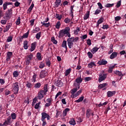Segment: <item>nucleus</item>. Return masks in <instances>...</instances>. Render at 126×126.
Wrapping results in <instances>:
<instances>
[{
	"label": "nucleus",
	"instance_id": "nucleus-1",
	"mask_svg": "<svg viewBox=\"0 0 126 126\" xmlns=\"http://www.w3.org/2000/svg\"><path fill=\"white\" fill-rule=\"evenodd\" d=\"M79 40V37H71L67 39V45L68 46L69 49H71L74 45L73 42H77Z\"/></svg>",
	"mask_w": 126,
	"mask_h": 126
},
{
	"label": "nucleus",
	"instance_id": "nucleus-2",
	"mask_svg": "<svg viewBox=\"0 0 126 126\" xmlns=\"http://www.w3.org/2000/svg\"><path fill=\"white\" fill-rule=\"evenodd\" d=\"M13 123V120H11V118L10 116H8L4 122H3V124H0V126H10Z\"/></svg>",
	"mask_w": 126,
	"mask_h": 126
},
{
	"label": "nucleus",
	"instance_id": "nucleus-3",
	"mask_svg": "<svg viewBox=\"0 0 126 126\" xmlns=\"http://www.w3.org/2000/svg\"><path fill=\"white\" fill-rule=\"evenodd\" d=\"M12 90L14 94H18L19 91V84L18 82H16L13 84Z\"/></svg>",
	"mask_w": 126,
	"mask_h": 126
},
{
	"label": "nucleus",
	"instance_id": "nucleus-4",
	"mask_svg": "<svg viewBox=\"0 0 126 126\" xmlns=\"http://www.w3.org/2000/svg\"><path fill=\"white\" fill-rule=\"evenodd\" d=\"M70 31V28L68 27H66L63 30H61L59 32V36L61 37H63L65 34L68 33V31Z\"/></svg>",
	"mask_w": 126,
	"mask_h": 126
},
{
	"label": "nucleus",
	"instance_id": "nucleus-5",
	"mask_svg": "<svg viewBox=\"0 0 126 126\" xmlns=\"http://www.w3.org/2000/svg\"><path fill=\"white\" fill-rule=\"evenodd\" d=\"M33 58V54L31 53L30 55H27L25 59L26 65H29L31 61H32Z\"/></svg>",
	"mask_w": 126,
	"mask_h": 126
},
{
	"label": "nucleus",
	"instance_id": "nucleus-6",
	"mask_svg": "<svg viewBox=\"0 0 126 126\" xmlns=\"http://www.w3.org/2000/svg\"><path fill=\"white\" fill-rule=\"evenodd\" d=\"M12 7L10 9H8L6 12H5V16L6 18V20H8L10 19L11 17V15H12L13 11H12Z\"/></svg>",
	"mask_w": 126,
	"mask_h": 126
},
{
	"label": "nucleus",
	"instance_id": "nucleus-7",
	"mask_svg": "<svg viewBox=\"0 0 126 126\" xmlns=\"http://www.w3.org/2000/svg\"><path fill=\"white\" fill-rule=\"evenodd\" d=\"M107 76V73H103L99 74L98 82L101 83V82L104 81Z\"/></svg>",
	"mask_w": 126,
	"mask_h": 126
},
{
	"label": "nucleus",
	"instance_id": "nucleus-8",
	"mask_svg": "<svg viewBox=\"0 0 126 126\" xmlns=\"http://www.w3.org/2000/svg\"><path fill=\"white\" fill-rule=\"evenodd\" d=\"M41 115H42V118L41 120L42 121H43L46 118H47V120H49L50 119V115L45 112H42L41 113Z\"/></svg>",
	"mask_w": 126,
	"mask_h": 126
},
{
	"label": "nucleus",
	"instance_id": "nucleus-9",
	"mask_svg": "<svg viewBox=\"0 0 126 126\" xmlns=\"http://www.w3.org/2000/svg\"><path fill=\"white\" fill-rule=\"evenodd\" d=\"M54 84L56 86L60 88L63 87V81H62V80H56Z\"/></svg>",
	"mask_w": 126,
	"mask_h": 126
},
{
	"label": "nucleus",
	"instance_id": "nucleus-10",
	"mask_svg": "<svg viewBox=\"0 0 126 126\" xmlns=\"http://www.w3.org/2000/svg\"><path fill=\"white\" fill-rule=\"evenodd\" d=\"M10 5H13V3L7 2V1H6L5 2H4L2 5L3 10H6L7 8V6Z\"/></svg>",
	"mask_w": 126,
	"mask_h": 126
},
{
	"label": "nucleus",
	"instance_id": "nucleus-11",
	"mask_svg": "<svg viewBox=\"0 0 126 126\" xmlns=\"http://www.w3.org/2000/svg\"><path fill=\"white\" fill-rule=\"evenodd\" d=\"M78 89L77 88H74L70 91V93L71 94V97H74V95H75V93L77 92Z\"/></svg>",
	"mask_w": 126,
	"mask_h": 126
},
{
	"label": "nucleus",
	"instance_id": "nucleus-12",
	"mask_svg": "<svg viewBox=\"0 0 126 126\" xmlns=\"http://www.w3.org/2000/svg\"><path fill=\"white\" fill-rule=\"evenodd\" d=\"M47 74L48 73L46 70H42L40 73V77L41 79H43L44 77H45Z\"/></svg>",
	"mask_w": 126,
	"mask_h": 126
},
{
	"label": "nucleus",
	"instance_id": "nucleus-13",
	"mask_svg": "<svg viewBox=\"0 0 126 126\" xmlns=\"http://www.w3.org/2000/svg\"><path fill=\"white\" fill-rule=\"evenodd\" d=\"M12 55H13V53L12 52H9V51L8 52L6 55V61L7 62H8L11 58Z\"/></svg>",
	"mask_w": 126,
	"mask_h": 126
},
{
	"label": "nucleus",
	"instance_id": "nucleus-14",
	"mask_svg": "<svg viewBox=\"0 0 126 126\" xmlns=\"http://www.w3.org/2000/svg\"><path fill=\"white\" fill-rule=\"evenodd\" d=\"M116 94V91H113V92H110V91H109L107 93V97H111Z\"/></svg>",
	"mask_w": 126,
	"mask_h": 126
},
{
	"label": "nucleus",
	"instance_id": "nucleus-15",
	"mask_svg": "<svg viewBox=\"0 0 126 126\" xmlns=\"http://www.w3.org/2000/svg\"><path fill=\"white\" fill-rule=\"evenodd\" d=\"M37 43L36 42H34L31 44V48L30 49V51L31 52H33L36 48Z\"/></svg>",
	"mask_w": 126,
	"mask_h": 126
},
{
	"label": "nucleus",
	"instance_id": "nucleus-16",
	"mask_svg": "<svg viewBox=\"0 0 126 126\" xmlns=\"http://www.w3.org/2000/svg\"><path fill=\"white\" fill-rule=\"evenodd\" d=\"M92 113V110L90 109H88L86 112V118L87 119H89L90 118V116H91V114Z\"/></svg>",
	"mask_w": 126,
	"mask_h": 126
},
{
	"label": "nucleus",
	"instance_id": "nucleus-17",
	"mask_svg": "<svg viewBox=\"0 0 126 126\" xmlns=\"http://www.w3.org/2000/svg\"><path fill=\"white\" fill-rule=\"evenodd\" d=\"M29 42L27 40L24 41L23 43V48L25 50H28L29 48Z\"/></svg>",
	"mask_w": 126,
	"mask_h": 126
},
{
	"label": "nucleus",
	"instance_id": "nucleus-18",
	"mask_svg": "<svg viewBox=\"0 0 126 126\" xmlns=\"http://www.w3.org/2000/svg\"><path fill=\"white\" fill-rule=\"evenodd\" d=\"M118 56V53L117 52H113L110 56V59L113 60Z\"/></svg>",
	"mask_w": 126,
	"mask_h": 126
},
{
	"label": "nucleus",
	"instance_id": "nucleus-19",
	"mask_svg": "<svg viewBox=\"0 0 126 126\" xmlns=\"http://www.w3.org/2000/svg\"><path fill=\"white\" fill-rule=\"evenodd\" d=\"M90 15V11H88L84 16V17H83L84 20H87L88 19H89Z\"/></svg>",
	"mask_w": 126,
	"mask_h": 126
},
{
	"label": "nucleus",
	"instance_id": "nucleus-20",
	"mask_svg": "<svg viewBox=\"0 0 126 126\" xmlns=\"http://www.w3.org/2000/svg\"><path fill=\"white\" fill-rule=\"evenodd\" d=\"M114 73L115 74H116L117 75H118V76H120V77H123V76H124V75H125V74H123L122 73V72H121L119 70L115 71H114Z\"/></svg>",
	"mask_w": 126,
	"mask_h": 126
},
{
	"label": "nucleus",
	"instance_id": "nucleus-21",
	"mask_svg": "<svg viewBox=\"0 0 126 126\" xmlns=\"http://www.w3.org/2000/svg\"><path fill=\"white\" fill-rule=\"evenodd\" d=\"M83 79L81 78V76L78 77L76 78L75 82H76L77 84H79L80 85L83 82Z\"/></svg>",
	"mask_w": 126,
	"mask_h": 126
},
{
	"label": "nucleus",
	"instance_id": "nucleus-22",
	"mask_svg": "<svg viewBox=\"0 0 126 126\" xmlns=\"http://www.w3.org/2000/svg\"><path fill=\"white\" fill-rule=\"evenodd\" d=\"M97 64L101 65H105L107 64V61H106V60H104V59H102V60H101V61H98Z\"/></svg>",
	"mask_w": 126,
	"mask_h": 126
},
{
	"label": "nucleus",
	"instance_id": "nucleus-23",
	"mask_svg": "<svg viewBox=\"0 0 126 126\" xmlns=\"http://www.w3.org/2000/svg\"><path fill=\"white\" fill-rule=\"evenodd\" d=\"M69 111H70V109L68 108H65L64 110L63 111V117H65L66 116L67 113Z\"/></svg>",
	"mask_w": 126,
	"mask_h": 126
},
{
	"label": "nucleus",
	"instance_id": "nucleus-24",
	"mask_svg": "<svg viewBox=\"0 0 126 126\" xmlns=\"http://www.w3.org/2000/svg\"><path fill=\"white\" fill-rule=\"evenodd\" d=\"M26 86L28 88V89H31L32 86H33V85L32 83L27 81L26 82Z\"/></svg>",
	"mask_w": 126,
	"mask_h": 126
},
{
	"label": "nucleus",
	"instance_id": "nucleus-25",
	"mask_svg": "<svg viewBox=\"0 0 126 126\" xmlns=\"http://www.w3.org/2000/svg\"><path fill=\"white\" fill-rule=\"evenodd\" d=\"M11 118V120L13 121V120H16V118H17V115L15 113H13L11 114V116H10Z\"/></svg>",
	"mask_w": 126,
	"mask_h": 126
},
{
	"label": "nucleus",
	"instance_id": "nucleus-26",
	"mask_svg": "<svg viewBox=\"0 0 126 126\" xmlns=\"http://www.w3.org/2000/svg\"><path fill=\"white\" fill-rule=\"evenodd\" d=\"M96 65L94 62H91L88 65V67L90 68H92L93 66L95 67Z\"/></svg>",
	"mask_w": 126,
	"mask_h": 126
},
{
	"label": "nucleus",
	"instance_id": "nucleus-27",
	"mask_svg": "<svg viewBox=\"0 0 126 126\" xmlns=\"http://www.w3.org/2000/svg\"><path fill=\"white\" fill-rule=\"evenodd\" d=\"M41 86V84L39 82H38L34 85L33 87L35 89H39L40 88Z\"/></svg>",
	"mask_w": 126,
	"mask_h": 126
},
{
	"label": "nucleus",
	"instance_id": "nucleus-28",
	"mask_svg": "<svg viewBox=\"0 0 126 126\" xmlns=\"http://www.w3.org/2000/svg\"><path fill=\"white\" fill-rule=\"evenodd\" d=\"M66 44H67L66 41L63 40V43H62V47L63 48H65L66 51H67V47L66 46Z\"/></svg>",
	"mask_w": 126,
	"mask_h": 126
},
{
	"label": "nucleus",
	"instance_id": "nucleus-29",
	"mask_svg": "<svg viewBox=\"0 0 126 126\" xmlns=\"http://www.w3.org/2000/svg\"><path fill=\"white\" fill-rule=\"evenodd\" d=\"M29 35V31H28V32L27 33L23 34V35L21 37L20 39H23V38H27L28 37Z\"/></svg>",
	"mask_w": 126,
	"mask_h": 126
},
{
	"label": "nucleus",
	"instance_id": "nucleus-30",
	"mask_svg": "<svg viewBox=\"0 0 126 126\" xmlns=\"http://www.w3.org/2000/svg\"><path fill=\"white\" fill-rule=\"evenodd\" d=\"M98 49V48L94 47L91 50V52H92L93 54H95L96 52H97Z\"/></svg>",
	"mask_w": 126,
	"mask_h": 126
},
{
	"label": "nucleus",
	"instance_id": "nucleus-31",
	"mask_svg": "<svg viewBox=\"0 0 126 126\" xmlns=\"http://www.w3.org/2000/svg\"><path fill=\"white\" fill-rule=\"evenodd\" d=\"M84 99V96L83 95H82V96H81L80 97H79L78 100L75 101V102H77V103H79L82 102Z\"/></svg>",
	"mask_w": 126,
	"mask_h": 126
},
{
	"label": "nucleus",
	"instance_id": "nucleus-32",
	"mask_svg": "<svg viewBox=\"0 0 126 126\" xmlns=\"http://www.w3.org/2000/svg\"><path fill=\"white\" fill-rule=\"evenodd\" d=\"M83 90H79V91H78V92H77V93H76V94H75V95H74V97H76L78 96H79L80 94H81L82 93Z\"/></svg>",
	"mask_w": 126,
	"mask_h": 126
},
{
	"label": "nucleus",
	"instance_id": "nucleus-33",
	"mask_svg": "<svg viewBox=\"0 0 126 126\" xmlns=\"http://www.w3.org/2000/svg\"><path fill=\"white\" fill-rule=\"evenodd\" d=\"M106 86H107L106 83L101 84L98 86V88L99 89H101L103 88L104 87H105Z\"/></svg>",
	"mask_w": 126,
	"mask_h": 126
},
{
	"label": "nucleus",
	"instance_id": "nucleus-34",
	"mask_svg": "<svg viewBox=\"0 0 126 126\" xmlns=\"http://www.w3.org/2000/svg\"><path fill=\"white\" fill-rule=\"evenodd\" d=\"M36 58L39 60V61H41L42 60L41 56V53L39 52H38L36 54Z\"/></svg>",
	"mask_w": 126,
	"mask_h": 126
},
{
	"label": "nucleus",
	"instance_id": "nucleus-35",
	"mask_svg": "<svg viewBox=\"0 0 126 126\" xmlns=\"http://www.w3.org/2000/svg\"><path fill=\"white\" fill-rule=\"evenodd\" d=\"M56 18L58 20H61L62 19H63V15H60L58 14H56Z\"/></svg>",
	"mask_w": 126,
	"mask_h": 126
},
{
	"label": "nucleus",
	"instance_id": "nucleus-36",
	"mask_svg": "<svg viewBox=\"0 0 126 126\" xmlns=\"http://www.w3.org/2000/svg\"><path fill=\"white\" fill-rule=\"evenodd\" d=\"M69 123L71 125H72V126H74L76 124L74 119H71L69 121Z\"/></svg>",
	"mask_w": 126,
	"mask_h": 126
},
{
	"label": "nucleus",
	"instance_id": "nucleus-37",
	"mask_svg": "<svg viewBox=\"0 0 126 126\" xmlns=\"http://www.w3.org/2000/svg\"><path fill=\"white\" fill-rule=\"evenodd\" d=\"M74 87L79 90L80 88V84L77 82L74 83Z\"/></svg>",
	"mask_w": 126,
	"mask_h": 126
},
{
	"label": "nucleus",
	"instance_id": "nucleus-38",
	"mask_svg": "<svg viewBox=\"0 0 126 126\" xmlns=\"http://www.w3.org/2000/svg\"><path fill=\"white\" fill-rule=\"evenodd\" d=\"M71 71V68H69V69H67V70L65 71V73H64V74H65V76H67V75H68L70 74Z\"/></svg>",
	"mask_w": 126,
	"mask_h": 126
},
{
	"label": "nucleus",
	"instance_id": "nucleus-39",
	"mask_svg": "<svg viewBox=\"0 0 126 126\" xmlns=\"http://www.w3.org/2000/svg\"><path fill=\"white\" fill-rule=\"evenodd\" d=\"M40 28L38 27H36L33 30V33H36L40 31Z\"/></svg>",
	"mask_w": 126,
	"mask_h": 126
},
{
	"label": "nucleus",
	"instance_id": "nucleus-40",
	"mask_svg": "<svg viewBox=\"0 0 126 126\" xmlns=\"http://www.w3.org/2000/svg\"><path fill=\"white\" fill-rule=\"evenodd\" d=\"M80 31V29L79 27H77L76 31H74V34H75V35H78Z\"/></svg>",
	"mask_w": 126,
	"mask_h": 126
},
{
	"label": "nucleus",
	"instance_id": "nucleus-41",
	"mask_svg": "<svg viewBox=\"0 0 126 126\" xmlns=\"http://www.w3.org/2000/svg\"><path fill=\"white\" fill-rule=\"evenodd\" d=\"M44 96V94H42L41 93H39H39L38 94V96H37L39 99H41L42 98H43Z\"/></svg>",
	"mask_w": 126,
	"mask_h": 126
},
{
	"label": "nucleus",
	"instance_id": "nucleus-42",
	"mask_svg": "<svg viewBox=\"0 0 126 126\" xmlns=\"http://www.w3.org/2000/svg\"><path fill=\"white\" fill-rule=\"evenodd\" d=\"M13 75L14 77H18L19 75V73L18 71H15L13 73Z\"/></svg>",
	"mask_w": 126,
	"mask_h": 126
},
{
	"label": "nucleus",
	"instance_id": "nucleus-43",
	"mask_svg": "<svg viewBox=\"0 0 126 126\" xmlns=\"http://www.w3.org/2000/svg\"><path fill=\"white\" fill-rule=\"evenodd\" d=\"M21 23V18L20 17H18L17 21H16V25H19Z\"/></svg>",
	"mask_w": 126,
	"mask_h": 126
},
{
	"label": "nucleus",
	"instance_id": "nucleus-44",
	"mask_svg": "<svg viewBox=\"0 0 126 126\" xmlns=\"http://www.w3.org/2000/svg\"><path fill=\"white\" fill-rule=\"evenodd\" d=\"M41 32H39L37 33L35 35L36 38L39 40L40 39V37H41Z\"/></svg>",
	"mask_w": 126,
	"mask_h": 126
},
{
	"label": "nucleus",
	"instance_id": "nucleus-45",
	"mask_svg": "<svg viewBox=\"0 0 126 126\" xmlns=\"http://www.w3.org/2000/svg\"><path fill=\"white\" fill-rule=\"evenodd\" d=\"M48 84H45L44 86V87H43V89L44 90V91L45 92H48Z\"/></svg>",
	"mask_w": 126,
	"mask_h": 126
},
{
	"label": "nucleus",
	"instance_id": "nucleus-46",
	"mask_svg": "<svg viewBox=\"0 0 126 126\" xmlns=\"http://www.w3.org/2000/svg\"><path fill=\"white\" fill-rule=\"evenodd\" d=\"M70 19H69L68 18H66L63 22L66 23V24H69L70 22Z\"/></svg>",
	"mask_w": 126,
	"mask_h": 126
},
{
	"label": "nucleus",
	"instance_id": "nucleus-47",
	"mask_svg": "<svg viewBox=\"0 0 126 126\" xmlns=\"http://www.w3.org/2000/svg\"><path fill=\"white\" fill-rule=\"evenodd\" d=\"M33 7H34V4L32 3L31 5V6L30 7V8L28 9V11H29L30 13L31 12Z\"/></svg>",
	"mask_w": 126,
	"mask_h": 126
},
{
	"label": "nucleus",
	"instance_id": "nucleus-48",
	"mask_svg": "<svg viewBox=\"0 0 126 126\" xmlns=\"http://www.w3.org/2000/svg\"><path fill=\"white\" fill-rule=\"evenodd\" d=\"M111 110L110 106H108L107 108H106V109H105V111H104V114L107 115L108 113V112Z\"/></svg>",
	"mask_w": 126,
	"mask_h": 126
},
{
	"label": "nucleus",
	"instance_id": "nucleus-49",
	"mask_svg": "<svg viewBox=\"0 0 126 126\" xmlns=\"http://www.w3.org/2000/svg\"><path fill=\"white\" fill-rule=\"evenodd\" d=\"M12 27V24H8V25H7V26H6V31H8L9 29Z\"/></svg>",
	"mask_w": 126,
	"mask_h": 126
},
{
	"label": "nucleus",
	"instance_id": "nucleus-50",
	"mask_svg": "<svg viewBox=\"0 0 126 126\" xmlns=\"http://www.w3.org/2000/svg\"><path fill=\"white\" fill-rule=\"evenodd\" d=\"M60 27H61V22L58 21L57 23V24L56 25V28L59 29H60Z\"/></svg>",
	"mask_w": 126,
	"mask_h": 126
},
{
	"label": "nucleus",
	"instance_id": "nucleus-51",
	"mask_svg": "<svg viewBox=\"0 0 126 126\" xmlns=\"http://www.w3.org/2000/svg\"><path fill=\"white\" fill-rule=\"evenodd\" d=\"M87 54L89 59H92L93 56L92 53H91V52H88Z\"/></svg>",
	"mask_w": 126,
	"mask_h": 126
},
{
	"label": "nucleus",
	"instance_id": "nucleus-52",
	"mask_svg": "<svg viewBox=\"0 0 126 126\" xmlns=\"http://www.w3.org/2000/svg\"><path fill=\"white\" fill-rule=\"evenodd\" d=\"M40 103H41L40 102H38V103H37L35 104V105L34 106L35 109H36V110L38 109L39 107V105H40Z\"/></svg>",
	"mask_w": 126,
	"mask_h": 126
},
{
	"label": "nucleus",
	"instance_id": "nucleus-53",
	"mask_svg": "<svg viewBox=\"0 0 126 126\" xmlns=\"http://www.w3.org/2000/svg\"><path fill=\"white\" fill-rule=\"evenodd\" d=\"M43 26H45L46 28H48L50 26V22H48V23H44Z\"/></svg>",
	"mask_w": 126,
	"mask_h": 126
},
{
	"label": "nucleus",
	"instance_id": "nucleus-54",
	"mask_svg": "<svg viewBox=\"0 0 126 126\" xmlns=\"http://www.w3.org/2000/svg\"><path fill=\"white\" fill-rule=\"evenodd\" d=\"M45 67V64L43 62H41L39 65V68L41 69Z\"/></svg>",
	"mask_w": 126,
	"mask_h": 126
},
{
	"label": "nucleus",
	"instance_id": "nucleus-55",
	"mask_svg": "<svg viewBox=\"0 0 126 126\" xmlns=\"http://www.w3.org/2000/svg\"><path fill=\"white\" fill-rule=\"evenodd\" d=\"M114 5V4H110V3H107L106 4V5H105V7H107V8H109L111 7H113Z\"/></svg>",
	"mask_w": 126,
	"mask_h": 126
},
{
	"label": "nucleus",
	"instance_id": "nucleus-56",
	"mask_svg": "<svg viewBox=\"0 0 126 126\" xmlns=\"http://www.w3.org/2000/svg\"><path fill=\"white\" fill-rule=\"evenodd\" d=\"M51 64V63L49 59H48L47 61L46 62V65H47L48 67H50Z\"/></svg>",
	"mask_w": 126,
	"mask_h": 126
},
{
	"label": "nucleus",
	"instance_id": "nucleus-57",
	"mask_svg": "<svg viewBox=\"0 0 126 126\" xmlns=\"http://www.w3.org/2000/svg\"><path fill=\"white\" fill-rule=\"evenodd\" d=\"M122 4V1L121 0L120 1H118V2L117 3L116 7L117 8L120 7L121 6V5Z\"/></svg>",
	"mask_w": 126,
	"mask_h": 126
},
{
	"label": "nucleus",
	"instance_id": "nucleus-58",
	"mask_svg": "<svg viewBox=\"0 0 126 126\" xmlns=\"http://www.w3.org/2000/svg\"><path fill=\"white\" fill-rule=\"evenodd\" d=\"M12 39H13V37L12 36H9L7 39L6 41L7 42H9L12 41Z\"/></svg>",
	"mask_w": 126,
	"mask_h": 126
},
{
	"label": "nucleus",
	"instance_id": "nucleus-59",
	"mask_svg": "<svg viewBox=\"0 0 126 126\" xmlns=\"http://www.w3.org/2000/svg\"><path fill=\"white\" fill-rule=\"evenodd\" d=\"M102 29L105 30V29H109V25H103L102 27Z\"/></svg>",
	"mask_w": 126,
	"mask_h": 126
},
{
	"label": "nucleus",
	"instance_id": "nucleus-60",
	"mask_svg": "<svg viewBox=\"0 0 126 126\" xmlns=\"http://www.w3.org/2000/svg\"><path fill=\"white\" fill-rule=\"evenodd\" d=\"M87 43L88 46H91V45H92V43H91V40L90 39L87 40Z\"/></svg>",
	"mask_w": 126,
	"mask_h": 126
},
{
	"label": "nucleus",
	"instance_id": "nucleus-61",
	"mask_svg": "<svg viewBox=\"0 0 126 126\" xmlns=\"http://www.w3.org/2000/svg\"><path fill=\"white\" fill-rule=\"evenodd\" d=\"M10 94H11L10 91H8V90H6V91H5V95H8Z\"/></svg>",
	"mask_w": 126,
	"mask_h": 126
},
{
	"label": "nucleus",
	"instance_id": "nucleus-62",
	"mask_svg": "<svg viewBox=\"0 0 126 126\" xmlns=\"http://www.w3.org/2000/svg\"><path fill=\"white\" fill-rule=\"evenodd\" d=\"M46 101H47V103L52 104L53 99L52 98H48L46 99Z\"/></svg>",
	"mask_w": 126,
	"mask_h": 126
},
{
	"label": "nucleus",
	"instance_id": "nucleus-63",
	"mask_svg": "<svg viewBox=\"0 0 126 126\" xmlns=\"http://www.w3.org/2000/svg\"><path fill=\"white\" fill-rule=\"evenodd\" d=\"M101 11L99 9H97L96 10L95 12H94V14L95 15H97V14H98Z\"/></svg>",
	"mask_w": 126,
	"mask_h": 126
},
{
	"label": "nucleus",
	"instance_id": "nucleus-64",
	"mask_svg": "<svg viewBox=\"0 0 126 126\" xmlns=\"http://www.w3.org/2000/svg\"><path fill=\"white\" fill-rule=\"evenodd\" d=\"M20 3L18 2V1H16V2H15V6L16 7H19L20 5Z\"/></svg>",
	"mask_w": 126,
	"mask_h": 126
}]
</instances>
